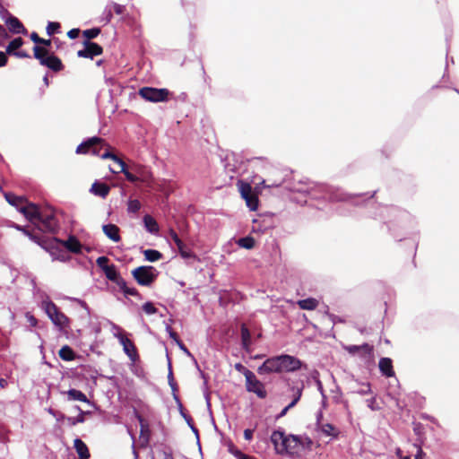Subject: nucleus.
Masks as SVG:
<instances>
[{"label": "nucleus", "mask_w": 459, "mask_h": 459, "mask_svg": "<svg viewBox=\"0 0 459 459\" xmlns=\"http://www.w3.org/2000/svg\"><path fill=\"white\" fill-rule=\"evenodd\" d=\"M6 23L9 27L10 31L13 33H27V30L24 28L23 24L20 22L18 18L14 16H10L6 21Z\"/></svg>", "instance_id": "nucleus-23"}, {"label": "nucleus", "mask_w": 459, "mask_h": 459, "mask_svg": "<svg viewBox=\"0 0 459 459\" xmlns=\"http://www.w3.org/2000/svg\"><path fill=\"white\" fill-rule=\"evenodd\" d=\"M143 223L146 230L152 234H157L160 230L158 222L156 220L149 214L144 215Z\"/></svg>", "instance_id": "nucleus-29"}, {"label": "nucleus", "mask_w": 459, "mask_h": 459, "mask_svg": "<svg viewBox=\"0 0 459 459\" xmlns=\"http://www.w3.org/2000/svg\"><path fill=\"white\" fill-rule=\"evenodd\" d=\"M178 344V346L182 350L184 351L185 352H187L188 353V350L187 348L186 347V345L183 343V342L181 340L178 341L176 342Z\"/></svg>", "instance_id": "nucleus-59"}, {"label": "nucleus", "mask_w": 459, "mask_h": 459, "mask_svg": "<svg viewBox=\"0 0 459 459\" xmlns=\"http://www.w3.org/2000/svg\"><path fill=\"white\" fill-rule=\"evenodd\" d=\"M246 389L249 393L255 394L261 399H264L267 396L264 385L257 379L254 372L246 377Z\"/></svg>", "instance_id": "nucleus-11"}, {"label": "nucleus", "mask_w": 459, "mask_h": 459, "mask_svg": "<svg viewBox=\"0 0 459 459\" xmlns=\"http://www.w3.org/2000/svg\"><path fill=\"white\" fill-rule=\"evenodd\" d=\"M33 56L41 65L48 67L55 73L60 72L65 68L62 60L53 53L50 54L48 48L44 47L34 46Z\"/></svg>", "instance_id": "nucleus-4"}, {"label": "nucleus", "mask_w": 459, "mask_h": 459, "mask_svg": "<svg viewBox=\"0 0 459 459\" xmlns=\"http://www.w3.org/2000/svg\"><path fill=\"white\" fill-rule=\"evenodd\" d=\"M83 46L84 48L77 52L79 57L92 59L103 53V48L95 42L84 40Z\"/></svg>", "instance_id": "nucleus-14"}, {"label": "nucleus", "mask_w": 459, "mask_h": 459, "mask_svg": "<svg viewBox=\"0 0 459 459\" xmlns=\"http://www.w3.org/2000/svg\"><path fill=\"white\" fill-rule=\"evenodd\" d=\"M413 446L417 449L415 459H422V457L425 455V453L422 451L420 446L413 445Z\"/></svg>", "instance_id": "nucleus-54"}, {"label": "nucleus", "mask_w": 459, "mask_h": 459, "mask_svg": "<svg viewBox=\"0 0 459 459\" xmlns=\"http://www.w3.org/2000/svg\"><path fill=\"white\" fill-rule=\"evenodd\" d=\"M19 212L22 213L29 221L38 225L43 210L37 204L28 202L24 206L19 208Z\"/></svg>", "instance_id": "nucleus-13"}, {"label": "nucleus", "mask_w": 459, "mask_h": 459, "mask_svg": "<svg viewBox=\"0 0 459 459\" xmlns=\"http://www.w3.org/2000/svg\"><path fill=\"white\" fill-rule=\"evenodd\" d=\"M271 441L279 455H295L300 450L299 436L297 435H286L281 430H274L271 435Z\"/></svg>", "instance_id": "nucleus-2"}, {"label": "nucleus", "mask_w": 459, "mask_h": 459, "mask_svg": "<svg viewBox=\"0 0 459 459\" xmlns=\"http://www.w3.org/2000/svg\"><path fill=\"white\" fill-rule=\"evenodd\" d=\"M28 321L30 322V324L32 325V326H36L38 321L37 319L33 316H28Z\"/></svg>", "instance_id": "nucleus-61"}, {"label": "nucleus", "mask_w": 459, "mask_h": 459, "mask_svg": "<svg viewBox=\"0 0 459 459\" xmlns=\"http://www.w3.org/2000/svg\"><path fill=\"white\" fill-rule=\"evenodd\" d=\"M69 400L80 401L82 403H89L87 396L80 390L70 389L67 391Z\"/></svg>", "instance_id": "nucleus-32"}, {"label": "nucleus", "mask_w": 459, "mask_h": 459, "mask_svg": "<svg viewBox=\"0 0 459 459\" xmlns=\"http://www.w3.org/2000/svg\"><path fill=\"white\" fill-rule=\"evenodd\" d=\"M60 29V23L56 22H49L47 26V33L48 36H52L53 34L58 32Z\"/></svg>", "instance_id": "nucleus-39"}, {"label": "nucleus", "mask_w": 459, "mask_h": 459, "mask_svg": "<svg viewBox=\"0 0 459 459\" xmlns=\"http://www.w3.org/2000/svg\"><path fill=\"white\" fill-rule=\"evenodd\" d=\"M106 145L103 138L93 136L80 143L76 148L77 154L100 155V151Z\"/></svg>", "instance_id": "nucleus-7"}, {"label": "nucleus", "mask_w": 459, "mask_h": 459, "mask_svg": "<svg viewBox=\"0 0 459 459\" xmlns=\"http://www.w3.org/2000/svg\"><path fill=\"white\" fill-rule=\"evenodd\" d=\"M80 32L81 30L79 29H72L67 32V36L68 38L74 39L79 36Z\"/></svg>", "instance_id": "nucleus-50"}, {"label": "nucleus", "mask_w": 459, "mask_h": 459, "mask_svg": "<svg viewBox=\"0 0 459 459\" xmlns=\"http://www.w3.org/2000/svg\"><path fill=\"white\" fill-rule=\"evenodd\" d=\"M102 230L104 234L112 241L119 242L121 240V237L119 234V228L112 223L106 224L102 226Z\"/></svg>", "instance_id": "nucleus-22"}, {"label": "nucleus", "mask_w": 459, "mask_h": 459, "mask_svg": "<svg viewBox=\"0 0 459 459\" xmlns=\"http://www.w3.org/2000/svg\"><path fill=\"white\" fill-rule=\"evenodd\" d=\"M237 185L238 187V191L242 198L246 201L247 207L251 211H255L258 207L259 200L257 195L253 192L251 185L243 180H238Z\"/></svg>", "instance_id": "nucleus-8"}, {"label": "nucleus", "mask_w": 459, "mask_h": 459, "mask_svg": "<svg viewBox=\"0 0 459 459\" xmlns=\"http://www.w3.org/2000/svg\"><path fill=\"white\" fill-rule=\"evenodd\" d=\"M169 337L171 339H173L176 342L180 340L178 334L175 331H173L171 328H169Z\"/></svg>", "instance_id": "nucleus-55"}, {"label": "nucleus", "mask_w": 459, "mask_h": 459, "mask_svg": "<svg viewBox=\"0 0 459 459\" xmlns=\"http://www.w3.org/2000/svg\"><path fill=\"white\" fill-rule=\"evenodd\" d=\"M76 409L80 411V413L77 417H67L66 418L68 423L72 426H74L77 423H82L85 420L84 415L86 414V412L82 411L79 406H76Z\"/></svg>", "instance_id": "nucleus-35"}, {"label": "nucleus", "mask_w": 459, "mask_h": 459, "mask_svg": "<svg viewBox=\"0 0 459 459\" xmlns=\"http://www.w3.org/2000/svg\"><path fill=\"white\" fill-rule=\"evenodd\" d=\"M112 7H113V11L117 15L123 14L126 12V6L125 5H122V4H117V3H113L112 4Z\"/></svg>", "instance_id": "nucleus-46"}, {"label": "nucleus", "mask_w": 459, "mask_h": 459, "mask_svg": "<svg viewBox=\"0 0 459 459\" xmlns=\"http://www.w3.org/2000/svg\"><path fill=\"white\" fill-rule=\"evenodd\" d=\"M103 273L108 280L111 281L117 285H125V280L117 272L115 264H112L109 266H106L105 268H103Z\"/></svg>", "instance_id": "nucleus-18"}, {"label": "nucleus", "mask_w": 459, "mask_h": 459, "mask_svg": "<svg viewBox=\"0 0 459 459\" xmlns=\"http://www.w3.org/2000/svg\"><path fill=\"white\" fill-rule=\"evenodd\" d=\"M126 296H134L141 299V294L135 288H129L125 281V285H117Z\"/></svg>", "instance_id": "nucleus-37"}, {"label": "nucleus", "mask_w": 459, "mask_h": 459, "mask_svg": "<svg viewBox=\"0 0 459 459\" xmlns=\"http://www.w3.org/2000/svg\"><path fill=\"white\" fill-rule=\"evenodd\" d=\"M134 414L140 424L139 446L145 448L148 446L152 436L150 424L137 411H134Z\"/></svg>", "instance_id": "nucleus-12"}, {"label": "nucleus", "mask_w": 459, "mask_h": 459, "mask_svg": "<svg viewBox=\"0 0 459 459\" xmlns=\"http://www.w3.org/2000/svg\"><path fill=\"white\" fill-rule=\"evenodd\" d=\"M251 333L245 324L241 325V344L242 348L247 352H251Z\"/></svg>", "instance_id": "nucleus-27"}, {"label": "nucleus", "mask_w": 459, "mask_h": 459, "mask_svg": "<svg viewBox=\"0 0 459 459\" xmlns=\"http://www.w3.org/2000/svg\"><path fill=\"white\" fill-rule=\"evenodd\" d=\"M254 431H255V429H245V430H244V438H245L246 440H247V441L252 440Z\"/></svg>", "instance_id": "nucleus-51"}, {"label": "nucleus", "mask_w": 459, "mask_h": 459, "mask_svg": "<svg viewBox=\"0 0 459 459\" xmlns=\"http://www.w3.org/2000/svg\"><path fill=\"white\" fill-rule=\"evenodd\" d=\"M177 247L182 257L189 258L193 256V253L189 250L186 245L184 244V242H182L180 246H177Z\"/></svg>", "instance_id": "nucleus-40"}, {"label": "nucleus", "mask_w": 459, "mask_h": 459, "mask_svg": "<svg viewBox=\"0 0 459 459\" xmlns=\"http://www.w3.org/2000/svg\"><path fill=\"white\" fill-rule=\"evenodd\" d=\"M345 349L350 354H359L365 359H369L373 353V346L368 343H364L362 345H350Z\"/></svg>", "instance_id": "nucleus-17"}, {"label": "nucleus", "mask_w": 459, "mask_h": 459, "mask_svg": "<svg viewBox=\"0 0 459 459\" xmlns=\"http://www.w3.org/2000/svg\"><path fill=\"white\" fill-rule=\"evenodd\" d=\"M17 229L21 231H22L25 235H27L32 241L39 245L41 247L45 249H48L49 246H51V242L53 240H49L48 238L38 236L36 234L31 233L30 230H28L26 228L17 227Z\"/></svg>", "instance_id": "nucleus-20"}, {"label": "nucleus", "mask_w": 459, "mask_h": 459, "mask_svg": "<svg viewBox=\"0 0 459 459\" xmlns=\"http://www.w3.org/2000/svg\"><path fill=\"white\" fill-rule=\"evenodd\" d=\"M17 229L21 231H22L25 235H27L32 241L39 245L41 247L45 249H48L49 246H51V242L53 240H49L48 238L38 236L36 234L31 233L30 230H28L26 228L17 227Z\"/></svg>", "instance_id": "nucleus-19"}, {"label": "nucleus", "mask_w": 459, "mask_h": 459, "mask_svg": "<svg viewBox=\"0 0 459 459\" xmlns=\"http://www.w3.org/2000/svg\"><path fill=\"white\" fill-rule=\"evenodd\" d=\"M159 273L152 266L142 265L132 271V276L141 286H151L157 279Z\"/></svg>", "instance_id": "nucleus-6"}, {"label": "nucleus", "mask_w": 459, "mask_h": 459, "mask_svg": "<svg viewBox=\"0 0 459 459\" xmlns=\"http://www.w3.org/2000/svg\"><path fill=\"white\" fill-rule=\"evenodd\" d=\"M30 39L36 44L35 46H39L41 39L37 32H32L30 34Z\"/></svg>", "instance_id": "nucleus-52"}, {"label": "nucleus", "mask_w": 459, "mask_h": 459, "mask_svg": "<svg viewBox=\"0 0 459 459\" xmlns=\"http://www.w3.org/2000/svg\"><path fill=\"white\" fill-rule=\"evenodd\" d=\"M240 455V458L239 459H252V457H250L249 455H247L243 453H239Z\"/></svg>", "instance_id": "nucleus-64"}, {"label": "nucleus", "mask_w": 459, "mask_h": 459, "mask_svg": "<svg viewBox=\"0 0 459 459\" xmlns=\"http://www.w3.org/2000/svg\"><path fill=\"white\" fill-rule=\"evenodd\" d=\"M50 46H51V39H45L43 38L41 39L39 47H44V48H48Z\"/></svg>", "instance_id": "nucleus-56"}, {"label": "nucleus", "mask_w": 459, "mask_h": 459, "mask_svg": "<svg viewBox=\"0 0 459 459\" xmlns=\"http://www.w3.org/2000/svg\"><path fill=\"white\" fill-rule=\"evenodd\" d=\"M6 201L13 206H15L18 210L21 206H24L28 201L23 196H18L12 193H7L4 195Z\"/></svg>", "instance_id": "nucleus-28"}, {"label": "nucleus", "mask_w": 459, "mask_h": 459, "mask_svg": "<svg viewBox=\"0 0 459 459\" xmlns=\"http://www.w3.org/2000/svg\"><path fill=\"white\" fill-rule=\"evenodd\" d=\"M59 357L65 361L74 360L75 358V353L72 348L67 345L63 346L58 351Z\"/></svg>", "instance_id": "nucleus-31"}, {"label": "nucleus", "mask_w": 459, "mask_h": 459, "mask_svg": "<svg viewBox=\"0 0 459 459\" xmlns=\"http://www.w3.org/2000/svg\"><path fill=\"white\" fill-rule=\"evenodd\" d=\"M144 258L149 262H156L162 258V254L155 249H146L143 251Z\"/></svg>", "instance_id": "nucleus-33"}, {"label": "nucleus", "mask_w": 459, "mask_h": 459, "mask_svg": "<svg viewBox=\"0 0 459 459\" xmlns=\"http://www.w3.org/2000/svg\"><path fill=\"white\" fill-rule=\"evenodd\" d=\"M37 227L39 230L49 233H56L59 229L58 221L55 217L54 212L47 210H43Z\"/></svg>", "instance_id": "nucleus-10"}, {"label": "nucleus", "mask_w": 459, "mask_h": 459, "mask_svg": "<svg viewBox=\"0 0 459 459\" xmlns=\"http://www.w3.org/2000/svg\"><path fill=\"white\" fill-rule=\"evenodd\" d=\"M105 146H108V149L103 153L100 152L99 156L104 160L110 159L113 161H115L116 163H117L119 169L115 170V169H111L110 170L113 173H123L125 175L126 178L131 183H136L138 181H146L147 180V174L145 172H143L142 169H138L136 170L137 173L139 174V176L134 175L133 173L129 172L127 169L126 163L122 159H120L117 155L111 152L108 150L109 146L107 143Z\"/></svg>", "instance_id": "nucleus-3"}, {"label": "nucleus", "mask_w": 459, "mask_h": 459, "mask_svg": "<svg viewBox=\"0 0 459 459\" xmlns=\"http://www.w3.org/2000/svg\"><path fill=\"white\" fill-rule=\"evenodd\" d=\"M22 45L23 39L22 38H16L8 44L6 53L14 55L15 50L19 49Z\"/></svg>", "instance_id": "nucleus-34"}, {"label": "nucleus", "mask_w": 459, "mask_h": 459, "mask_svg": "<svg viewBox=\"0 0 459 459\" xmlns=\"http://www.w3.org/2000/svg\"><path fill=\"white\" fill-rule=\"evenodd\" d=\"M110 187L106 183L95 181L91 187V192L98 196L105 198L109 194Z\"/></svg>", "instance_id": "nucleus-26"}, {"label": "nucleus", "mask_w": 459, "mask_h": 459, "mask_svg": "<svg viewBox=\"0 0 459 459\" xmlns=\"http://www.w3.org/2000/svg\"><path fill=\"white\" fill-rule=\"evenodd\" d=\"M8 57L6 53L0 51V67L4 66L7 64Z\"/></svg>", "instance_id": "nucleus-53"}, {"label": "nucleus", "mask_w": 459, "mask_h": 459, "mask_svg": "<svg viewBox=\"0 0 459 459\" xmlns=\"http://www.w3.org/2000/svg\"><path fill=\"white\" fill-rule=\"evenodd\" d=\"M14 56H16L18 57H30V56L24 51L14 52Z\"/></svg>", "instance_id": "nucleus-62"}, {"label": "nucleus", "mask_w": 459, "mask_h": 459, "mask_svg": "<svg viewBox=\"0 0 459 459\" xmlns=\"http://www.w3.org/2000/svg\"><path fill=\"white\" fill-rule=\"evenodd\" d=\"M230 451L238 458L239 459L240 458V455L239 453H242L240 450L238 449H235L233 447L230 448Z\"/></svg>", "instance_id": "nucleus-63"}, {"label": "nucleus", "mask_w": 459, "mask_h": 459, "mask_svg": "<svg viewBox=\"0 0 459 459\" xmlns=\"http://www.w3.org/2000/svg\"><path fill=\"white\" fill-rule=\"evenodd\" d=\"M118 339L123 346L125 353L129 357V359L133 362H135L139 359V354L134 343L125 334L122 333L118 335Z\"/></svg>", "instance_id": "nucleus-16"}, {"label": "nucleus", "mask_w": 459, "mask_h": 459, "mask_svg": "<svg viewBox=\"0 0 459 459\" xmlns=\"http://www.w3.org/2000/svg\"><path fill=\"white\" fill-rule=\"evenodd\" d=\"M109 259L107 256H100L96 260L97 265L103 271V268L106 266H109L108 264Z\"/></svg>", "instance_id": "nucleus-45"}, {"label": "nucleus", "mask_w": 459, "mask_h": 459, "mask_svg": "<svg viewBox=\"0 0 459 459\" xmlns=\"http://www.w3.org/2000/svg\"><path fill=\"white\" fill-rule=\"evenodd\" d=\"M300 448L311 449L313 446L312 439L307 436H299Z\"/></svg>", "instance_id": "nucleus-41"}, {"label": "nucleus", "mask_w": 459, "mask_h": 459, "mask_svg": "<svg viewBox=\"0 0 459 459\" xmlns=\"http://www.w3.org/2000/svg\"><path fill=\"white\" fill-rule=\"evenodd\" d=\"M379 370L383 376L386 377H394V370L393 368V361L390 358H382L378 363Z\"/></svg>", "instance_id": "nucleus-21"}, {"label": "nucleus", "mask_w": 459, "mask_h": 459, "mask_svg": "<svg viewBox=\"0 0 459 459\" xmlns=\"http://www.w3.org/2000/svg\"><path fill=\"white\" fill-rule=\"evenodd\" d=\"M255 239L252 237L241 238L238 241V246L246 249H252L255 247Z\"/></svg>", "instance_id": "nucleus-36"}, {"label": "nucleus", "mask_w": 459, "mask_h": 459, "mask_svg": "<svg viewBox=\"0 0 459 459\" xmlns=\"http://www.w3.org/2000/svg\"><path fill=\"white\" fill-rule=\"evenodd\" d=\"M367 403H368V406L372 410V411H377V410H379V406L377 405V399L375 397H372L368 400H367Z\"/></svg>", "instance_id": "nucleus-49"}, {"label": "nucleus", "mask_w": 459, "mask_h": 459, "mask_svg": "<svg viewBox=\"0 0 459 459\" xmlns=\"http://www.w3.org/2000/svg\"><path fill=\"white\" fill-rule=\"evenodd\" d=\"M234 368L243 374L245 376V377H248V375L252 374V371L249 370L248 368H247L245 366H243L241 363H236L234 365Z\"/></svg>", "instance_id": "nucleus-43"}, {"label": "nucleus", "mask_w": 459, "mask_h": 459, "mask_svg": "<svg viewBox=\"0 0 459 459\" xmlns=\"http://www.w3.org/2000/svg\"><path fill=\"white\" fill-rule=\"evenodd\" d=\"M42 307L51 322L60 330L64 331L70 327V319L59 309L51 300H44Z\"/></svg>", "instance_id": "nucleus-5"}, {"label": "nucleus", "mask_w": 459, "mask_h": 459, "mask_svg": "<svg viewBox=\"0 0 459 459\" xmlns=\"http://www.w3.org/2000/svg\"><path fill=\"white\" fill-rule=\"evenodd\" d=\"M140 209H141V203L138 200L134 199V200H130L128 202L127 210H128L129 212L135 213Z\"/></svg>", "instance_id": "nucleus-42"}, {"label": "nucleus", "mask_w": 459, "mask_h": 459, "mask_svg": "<svg viewBox=\"0 0 459 459\" xmlns=\"http://www.w3.org/2000/svg\"><path fill=\"white\" fill-rule=\"evenodd\" d=\"M53 240L49 248L54 247V244H60L66 247L70 252L74 254H80L82 252V244L75 236H69L66 240H60L56 238H48Z\"/></svg>", "instance_id": "nucleus-15"}, {"label": "nucleus", "mask_w": 459, "mask_h": 459, "mask_svg": "<svg viewBox=\"0 0 459 459\" xmlns=\"http://www.w3.org/2000/svg\"><path fill=\"white\" fill-rule=\"evenodd\" d=\"M302 366L301 360L290 355H280L267 359L257 369L259 374L294 372Z\"/></svg>", "instance_id": "nucleus-1"}, {"label": "nucleus", "mask_w": 459, "mask_h": 459, "mask_svg": "<svg viewBox=\"0 0 459 459\" xmlns=\"http://www.w3.org/2000/svg\"><path fill=\"white\" fill-rule=\"evenodd\" d=\"M261 185H263V186H265V187L280 186H281V182H278V183H276V182H275V183H273V184H271V185H266L265 180H263V181L261 182Z\"/></svg>", "instance_id": "nucleus-60"}, {"label": "nucleus", "mask_w": 459, "mask_h": 459, "mask_svg": "<svg viewBox=\"0 0 459 459\" xmlns=\"http://www.w3.org/2000/svg\"><path fill=\"white\" fill-rule=\"evenodd\" d=\"M298 305L301 309L314 310L317 307L318 301L314 298H308L299 300Z\"/></svg>", "instance_id": "nucleus-30"}, {"label": "nucleus", "mask_w": 459, "mask_h": 459, "mask_svg": "<svg viewBox=\"0 0 459 459\" xmlns=\"http://www.w3.org/2000/svg\"><path fill=\"white\" fill-rule=\"evenodd\" d=\"M143 310L148 315H152L157 312V308L154 307V305L152 302L144 303L143 305Z\"/></svg>", "instance_id": "nucleus-44"}, {"label": "nucleus", "mask_w": 459, "mask_h": 459, "mask_svg": "<svg viewBox=\"0 0 459 459\" xmlns=\"http://www.w3.org/2000/svg\"><path fill=\"white\" fill-rule=\"evenodd\" d=\"M138 94L147 101L160 102L168 100L169 91L167 89L143 87L139 90Z\"/></svg>", "instance_id": "nucleus-9"}, {"label": "nucleus", "mask_w": 459, "mask_h": 459, "mask_svg": "<svg viewBox=\"0 0 459 459\" xmlns=\"http://www.w3.org/2000/svg\"><path fill=\"white\" fill-rule=\"evenodd\" d=\"M302 389L303 387H298L294 395V398L292 402L290 403V406H295L297 403L299 401L301 395H302Z\"/></svg>", "instance_id": "nucleus-48"}, {"label": "nucleus", "mask_w": 459, "mask_h": 459, "mask_svg": "<svg viewBox=\"0 0 459 459\" xmlns=\"http://www.w3.org/2000/svg\"><path fill=\"white\" fill-rule=\"evenodd\" d=\"M100 33V28H92L89 30H85L82 31L83 37L86 39L85 40L91 41V39H95Z\"/></svg>", "instance_id": "nucleus-38"}, {"label": "nucleus", "mask_w": 459, "mask_h": 459, "mask_svg": "<svg viewBox=\"0 0 459 459\" xmlns=\"http://www.w3.org/2000/svg\"><path fill=\"white\" fill-rule=\"evenodd\" d=\"M169 237L174 241L176 246H180L183 242L174 230H169Z\"/></svg>", "instance_id": "nucleus-47"}, {"label": "nucleus", "mask_w": 459, "mask_h": 459, "mask_svg": "<svg viewBox=\"0 0 459 459\" xmlns=\"http://www.w3.org/2000/svg\"><path fill=\"white\" fill-rule=\"evenodd\" d=\"M185 418H186V421H187L188 425L191 427V429H192L195 432H196V433H197V432H198V430H197V429H196V428L194 426V424H193V419H192L190 416H188L187 418L185 416Z\"/></svg>", "instance_id": "nucleus-57"}, {"label": "nucleus", "mask_w": 459, "mask_h": 459, "mask_svg": "<svg viewBox=\"0 0 459 459\" xmlns=\"http://www.w3.org/2000/svg\"><path fill=\"white\" fill-rule=\"evenodd\" d=\"M292 407H293V406H290V403L288 406H286V407H285V408L281 411V413L277 416V419H279V418H281V417L285 416V415H286V413H287V411H288L290 408H292Z\"/></svg>", "instance_id": "nucleus-58"}, {"label": "nucleus", "mask_w": 459, "mask_h": 459, "mask_svg": "<svg viewBox=\"0 0 459 459\" xmlns=\"http://www.w3.org/2000/svg\"><path fill=\"white\" fill-rule=\"evenodd\" d=\"M317 427L320 429V431L326 437H332L333 438H336L340 434L339 429L331 423H321L318 420Z\"/></svg>", "instance_id": "nucleus-25"}, {"label": "nucleus", "mask_w": 459, "mask_h": 459, "mask_svg": "<svg viewBox=\"0 0 459 459\" xmlns=\"http://www.w3.org/2000/svg\"><path fill=\"white\" fill-rule=\"evenodd\" d=\"M74 449L79 456V459H89L91 456L90 451L86 444L80 438H75L74 441Z\"/></svg>", "instance_id": "nucleus-24"}]
</instances>
